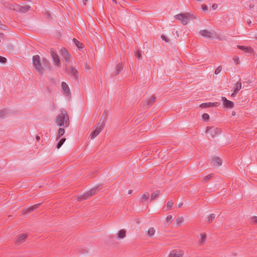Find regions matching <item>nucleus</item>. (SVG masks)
Instances as JSON below:
<instances>
[{
  "instance_id": "f257e3e1",
  "label": "nucleus",
  "mask_w": 257,
  "mask_h": 257,
  "mask_svg": "<svg viewBox=\"0 0 257 257\" xmlns=\"http://www.w3.org/2000/svg\"><path fill=\"white\" fill-rule=\"evenodd\" d=\"M56 122L59 126H63L65 127H68L69 125V117L65 110H62L56 116Z\"/></svg>"
},
{
  "instance_id": "f03ea898",
  "label": "nucleus",
  "mask_w": 257,
  "mask_h": 257,
  "mask_svg": "<svg viewBox=\"0 0 257 257\" xmlns=\"http://www.w3.org/2000/svg\"><path fill=\"white\" fill-rule=\"evenodd\" d=\"M33 65L39 73V74L42 75L44 73V68L42 66L40 57L38 55H35L33 57Z\"/></svg>"
},
{
  "instance_id": "7ed1b4c3",
  "label": "nucleus",
  "mask_w": 257,
  "mask_h": 257,
  "mask_svg": "<svg viewBox=\"0 0 257 257\" xmlns=\"http://www.w3.org/2000/svg\"><path fill=\"white\" fill-rule=\"evenodd\" d=\"M175 18L180 21L182 24L186 25L187 24L188 21L193 18V16L188 13L180 14L175 16Z\"/></svg>"
},
{
  "instance_id": "20e7f679",
  "label": "nucleus",
  "mask_w": 257,
  "mask_h": 257,
  "mask_svg": "<svg viewBox=\"0 0 257 257\" xmlns=\"http://www.w3.org/2000/svg\"><path fill=\"white\" fill-rule=\"evenodd\" d=\"M98 192V187H95L92 189L90 190L88 192L86 193L85 194L77 198V200L78 201H82L84 200H86L90 197L94 195Z\"/></svg>"
},
{
  "instance_id": "39448f33",
  "label": "nucleus",
  "mask_w": 257,
  "mask_h": 257,
  "mask_svg": "<svg viewBox=\"0 0 257 257\" xmlns=\"http://www.w3.org/2000/svg\"><path fill=\"white\" fill-rule=\"evenodd\" d=\"M104 126V121L99 122L97 123L95 129L91 134L90 137L91 139H94L101 132Z\"/></svg>"
},
{
  "instance_id": "423d86ee",
  "label": "nucleus",
  "mask_w": 257,
  "mask_h": 257,
  "mask_svg": "<svg viewBox=\"0 0 257 257\" xmlns=\"http://www.w3.org/2000/svg\"><path fill=\"white\" fill-rule=\"evenodd\" d=\"M220 129L214 126H207L206 133L209 134L211 138H214L220 133Z\"/></svg>"
},
{
  "instance_id": "0eeeda50",
  "label": "nucleus",
  "mask_w": 257,
  "mask_h": 257,
  "mask_svg": "<svg viewBox=\"0 0 257 257\" xmlns=\"http://www.w3.org/2000/svg\"><path fill=\"white\" fill-rule=\"evenodd\" d=\"M183 250L179 249H175L171 250L169 252L168 257H183Z\"/></svg>"
},
{
  "instance_id": "6e6552de",
  "label": "nucleus",
  "mask_w": 257,
  "mask_h": 257,
  "mask_svg": "<svg viewBox=\"0 0 257 257\" xmlns=\"http://www.w3.org/2000/svg\"><path fill=\"white\" fill-rule=\"evenodd\" d=\"M66 71L68 73L73 76L76 80H78V71L75 67L72 66L67 67Z\"/></svg>"
},
{
  "instance_id": "1a4fd4ad",
  "label": "nucleus",
  "mask_w": 257,
  "mask_h": 257,
  "mask_svg": "<svg viewBox=\"0 0 257 257\" xmlns=\"http://www.w3.org/2000/svg\"><path fill=\"white\" fill-rule=\"evenodd\" d=\"M221 99L223 102V105L225 108H232L234 107V103L226 99L225 97H221Z\"/></svg>"
},
{
  "instance_id": "9d476101",
  "label": "nucleus",
  "mask_w": 257,
  "mask_h": 257,
  "mask_svg": "<svg viewBox=\"0 0 257 257\" xmlns=\"http://www.w3.org/2000/svg\"><path fill=\"white\" fill-rule=\"evenodd\" d=\"M61 89L62 92L67 96H69L70 95V90L68 85L65 82H62L61 83Z\"/></svg>"
},
{
  "instance_id": "9b49d317",
  "label": "nucleus",
  "mask_w": 257,
  "mask_h": 257,
  "mask_svg": "<svg viewBox=\"0 0 257 257\" xmlns=\"http://www.w3.org/2000/svg\"><path fill=\"white\" fill-rule=\"evenodd\" d=\"M40 205H41V203H38V204H36L33 206L30 207L28 209H24L22 210V214H29L30 212L35 210V209L38 208Z\"/></svg>"
},
{
  "instance_id": "f8f14e48",
  "label": "nucleus",
  "mask_w": 257,
  "mask_h": 257,
  "mask_svg": "<svg viewBox=\"0 0 257 257\" xmlns=\"http://www.w3.org/2000/svg\"><path fill=\"white\" fill-rule=\"evenodd\" d=\"M61 55L62 58L67 62H69L71 60V57L68 53L67 50L65 48L61 49Z\"/></svg>"
},
{
  "instance_id": "ddd939ff",
  "label": "nucleus",
  "mask_w": 257,
  "mask_h": 257,
  "mask_svg": "<svg viewBox=\"0 0 257 257\" xmlns=\"http://www.w3.org/2000/svg\"><path fill=\"white\" fill-rule=\"evenodd\" d=\"M51 55L54 62L55 63V65L59 66L60 64V60L59 58L58 55L56 54L55 52H54V50L52 49H51Z\"/></svg>"
},
{
  "instance_id": "4468645a",
  "label": "nucleus",
  "mask_w": 257,
  "mask_h": 257,
  "mask_svg": "<svg viewBox=\"0 0 257 257\" xmlns=\"http://www.w3.org/2000/svg\"><path fill=\"white\" fill-rule=\"evenodd\" d=\"M27 235L26 234H21L17 236L16 239V243L17 244H21L25 242L26 239L27 237Z\"/></svg>"
},
{
  "instance_id": "2eb2a0df",
  "label": "nucleus",
  "mask_w": 257,
  "mask_h": 257,
  "mask_svg": "<svg viewBox=\"0 0 257 257\" xmlns=\"http://www.w3.org/2000/svg\"><path fill=\"white\" fill-rule=\"evenodd\" d=\"M156 101V97L154 95L151 96L149 98L146 99L144 103V106L148 107L151 106L153 103Z\"/></svg>"
},
{
  "instance_id": "dca6fc26",
  "label": "nucleus",
  "mask_w": 257,
  "mask_h": 257,
  "mask_svg": "<svg viewBox=\"0 0 257 257\" xmlns=\"http://www.w3.org/2000/svg\"><path fill=\"white\" fill-rule=\"evenodd\" d=\"M237 48L240 50H241L245 52L248 53H253V49L248 46H241V45H237Z\"/></svg>"
},
{
  "instance_id": "f3484780",
  "label": "nucleus",
  "mask_w": 257,
  "mask_h": 257,
  "mask_svg": "<svg viewBox=\"0 0 257 257\" xmlns=\"http://www.w3.org/2000/svg\"><path fill=\"white\" fill-rule=\"evenodd\" d=\"M199 33L203 37L208 38H211L212 35V34L210 32L205 30L200 31Z\"/></svg>"
},
{
  "instance_id": "a211bd4d",
  "label": "nucleus",
  "mask_w": 257,
  "mask_h": 257,
  "mask_svg": "<svg viewBox=\"0 0 257 257\" xmlns=\"http://www.w3.org/2000/svg\"><path fill=\"white\" fill-rule=\"evenodd\" d=\"M212 164L214 166H218L221 165L222 161L219 157H214L212 160Z\"/></svg>"
},
{
  "instance_id": "6ab92c4d",
  "label": "nucleus",
  "mask_w": 257,
  "mask_h": 257,
  "mask_svg": "<svg viewBox=\"0 0 257 257\" xmlns=\"http://www.w3.org/2000/svg\"><path fill=\"white\" fill-rule=\"evenodd\" d=\"M206 239V234L205 233L200 234V238L198 241V244L200 245H203Z\"/></svg>"
},
{
  "instance_id": "aec40b11",
  "label": "nucleus",
  "mask_w": 257,
  "mask_h": 257,
  "mask_svg": "<svg viewBox=\"0 0 257 257\" xmlns=\"http://www.w3.org/2000/svg\"><path fill=\"white\" fill-rule=\"evenodd\" d=\"M160 195V191L159 190H156L154 191L152 194L151 196L150 201L154 200L157 199Z\"/></svg>"
},
{
  "instance_id": "412c9836",
  "label": "nucleus",
  "mask_w": 257,
  "mask_h": 257,
  "mask_svg": "<svg viewBox=\"0 0 257 257\" xmlns=\"http://www.w3.org/2000/svg\"><path fill=\"white\" fill-rule=\"evenodd\" d=\"M155 229L154 227H150L149 228L147 234L148 236L152 237L155 235Z\"/></svg>"
},
{
  "instance_id": "4be33fe9",
  "label": "nucleus",
  "mask_w": 257,
  "mask_h": 257,
  "mask_svg": "<svg viewBox=\"0 0 257 257\" xmlns=\"http://www.w3.org/2000/svg\"><path fill=\"white\" fill-rule=\"evenodd\" d=\"M123 68V65L122 63H118L116 66V73L115 75H118Z\"/></svg>"
},
{
  "instance_id": "5701e85b",
  "label": "nucleus",
  "mask_w": 257,
  "mask_h": 257,
  "mask_svg": "<svg viewBox=\"0 0 257 257\" xmlns=\"http://www.w3.org/2000/svg\"><path fill=\"white\" fill-rule=\"evenodd\" d=\"M241 86H242V84H241V83L240 82V79L236 83L235 85V87H234V91H235V92H238V91L241 89Z\"/></svg>"
},
{
  "instance_id": "b1692460",
  "label": "nucleus",
  "mask_w": 257,
  "mask_h": 257,
  "mask_svg": "<svg viewBox=\"0 0 257 257\" xmlns=\"http://www.w3.org/2000/svg\"><path fill=\"white\" fill-rule=\"evenodd\" d=\"M73 42L78 48L82 49L84 47L83 44L78 41L77 39L74 38Z\"/></svg>"
},
{
  "instance_id": "393cba45",
  "label": "nucleus",
  "mask_w": 257,
  "mask_h": 257,
  "mask_svg": "<svg viewBox=\"0 0 257 257\" xmlns=\"http://www.w3.org/2000/svg\"><path fill=\"white\" fill-rule=\"evenodd\" d=\"M183 221H184V218L182 216L178 217L175 220L176 224L179 226L182 225Z\"/></svg>"
},
{
  "instance_id": "a878e982",
  "label": "nucleus",
  "mask_w": 257,
  "mask_h": 257,
  "mask_svg": "<svg viewBox=\"0 0 257 257\" xmlns=\"http://www.w3.org/2000/svg\"><path fill=\"white\" fill-rule=\"evenodd\" d=\"M126 231L124 229L120 230L118 233V237L120 238H123L125 236Z\"/></svg>"
},
{
  "instance_id": "bb28decb",
  "label": "nucleus",
  "mask_w": 257,
  "mask_h": 257,
  "mask_svg": "<svg viewBox=\"0 0 257 257\" xmlns=\"http://www.w3.org/2000/svg\"><path fill=\"white\" fill-rule=\"evenodd\" d=\"M8 114V111L7 109H2L0 110V117L4 118Z\"/></svg>"
},
{
  "instance_id": "cd10ccee",
  "label": "nucleus",
  "mask_w": 257,
  "mask_h": 257,
  "mask_svg": "<svg viewBox=\"0 0 257 257\" xmlns=\"http://www.w3.org/2000/svg\"><path fill=\"white\" fill-rule=\"evenodd\" d=\"M30 6H21L20 8V10L22 12L25 13L29 11L30 9Z\"/></svg>"
},
{
  "instance_id": "c85d7f7f",
  "label": "nucleus",
  "mask_w": 257,
  "mask_h": 257,
  "mask_svg": "<svg viewBox=\"0 0 257 257\" xmlns=\"http://www.w3.org/2000/svg\"><path fill=\"white\" fill-rule=\"evenodd\" d=\"M65 132V130L64 128H60L58 130V134L57 137V140H58L59 138L62 137L64 134Z\"/></svg>"
},
{
  "instance_id": "c756f323",
  "label": "nucleus",
  "mask_w": 257,
  "mask_h": 257,
  "mask_svg": "<svg viewBox=\"0 0 257 257\" xmlns=\"http://www.w3.org/2000/svg\"><path fill=\"white\" fill-rule=\"evenodd\" d=\"M65 141H66L65 138L61 139L60 140V141L58 142V143L57 144V145L56 146V148L58 149H59L62 146V145L64 144V143L65 142Z\"/></svg>"
},
{
  "instance_id": "7c9ffc66",
  "label": "nucleus",
  "mask_w": 257,
  "mask_h": 257,
  "mask_svg": "<svg viewBox=\"0 0 257 257\" xmlns=\"http://www.w3.org/2000/svg\"><path fill=\"white\" fill-rule=\"evenodd\" d=\"M149 193L148 192H145L141 197L142 201L147 200L149 198Z\"/></svg>"
},
{
  "instance_id": "2f4dec72",
  "label": "nucleus",
  "mask_w": 257,
  "mask_h": 257,
  "mask_svg": "<svg viewBox=\"0 0 257 257\" xmlns=\"http://www.w3.org/2000/svg\"><path fill=\"white\" fill-rule=\"evenodd\" d=\"M174 204V202L172 200H170L167 202V208L168 209L170 210L172 209L173 205Z\"/></svg>"
},
{
  "instance_id": "473e14b6",
  "label": "nucleus",
  "mask_w": 257,
  "mask_h": 257,
  "mask_svg": "<svg viewBox=\"0 0 257 257\" xmlns=\"http://www.w3.org/2000/svg\"><path fill=\"white\" fill-rule=\"evenodd\" d=\"M210 102L203 103L200 105V107L201 108H207L210 107Z\"/></svg>"
},
{
  "instance_id": "72a5a7b5",
  "label": "nucleus",
  "mask_w": 257,
  "mask_h": 257,
  "mask_svg": "<svg viewBox=\"0 0 257 257\" xmlns=\"http://www.w3.org/2000/svg\"><path fill=\"white\" fill-rule=\"evenodd\" d=\"M202 118L204 121H208L209 119V115L208 114L204 113L202 115Z\"/></svg>"
},
{
  "instance_id": "f704fd0d",
  "label": "nucleus",
  "mask_w": 257,
  "mask_h": 257,
  "mask_svg": "<svg viewBox=\"0 0 257 257\" xmlns=\"http://www.w3.org/2000/svg\"><path fill=\"white\" fill-rule=\"evenodd\" d=\"M215 215L214 214H211L208 217V221L209 222H212V221L215 218Z\"/></svg>"
},
{
  "instance_id": "c9c22d12",
  "label": "nucleus",
  "mask_w": 257,
  "mask_h": 257,
  "mask_svg": "<svg viewBox=\"0 0 257 257\" xmlns=\"http://www.w3.org/2000/svg\"><path fill=\"white\" fill-rule=\"evenodd\" d=\"M166 219L168 224H170L172 221V216L171 215H168Z\"/></svg>"
},
{
  "instance_id": "e433bc0d",
  "label": "nucleus",
  "mask_w": 257,
  "mask_h": 257,
  "mask_svg": "<svg viewBox=\"0 0 257 257\" xmlns=\"http://www.w3.org/2000/svg\"><path fill=\"white\" fill-rule=\"evenodd\" d=\"M212 177V174H209L206 176H205L204 179H203V181H204V182H207L210 179H211V178Z\"/></svg>"
},
{
  "instance_id": "4c0bfd02",
  "label": "nucleus",
  "mask_w": 257,
  "mask_h": 257,
  "mask_svg": "<svg viewBox=\"0 0 257 257\" xmlns=\"http://www.w3.org/2000/svg\"><path fill=\"white\" fill-rule=\"evenodd\" d=\"M233 60L236 64H238L240 62L239 57L236 56H234L233 57Z\"/></svg>"
},
{
  "instance_id": "58836bf2",
  "label": "nucleus",
  "mask_w": 257,
  "mask_h": 257,
  "mask_svg": "<svg viewBox=\"0 0 257 257\" xmlns=\"http://www.w3.org/2000/svg\"><path fill=\"white\" fill-rule=\"evenodd\" d=\"M221 70H222V66H219L215 69L214 73L215 74L217 75V74H219L221 72Z\"/></svg>"
},
{
  "instance_id": "ea45409f",
  "label": "nucleus",
  "mask_w": 257,
  "mask_h": 257,
  "mask_svg": "<svg viewBox=\"0 0 257 257\" xmlns=\"http://www.w3.org/2000/svg\"><path fill=\"white\" fill-rule=\"evenodd\" d=\"M7 61V59L5 57L0 56V62L2 63H6Z\"/></svg>"
},
{
  "instance_id": "a19ab883",
  "label": "nucleus",
  "mask_w": 257,
  "mask_h": 257,
  "mask_svg": "<svg viewBox=\"0 0 257 257\" xmlns=\"http://www.w3.org/2000/svg\"><path fill=\"white\" fill-rule=\"evenodd\" d=\"M161 38L167 43H169L170 42V40L165 35H162Z\"/></svg>"
},
{
  "instance_id": "79ce46f5",
  "label": "nucleus",
  "mask_w": 257,
  "mask_h": 257,
  "mask_svg": "<svg viewBox=\"0 0 257 257\" xmlns=\"http://www.w3.org/2000/svg\"><path fill=\"white\" fill-rule=\"evenodd\" d=\"M136 57L138 59H140L141 58V53L139 51H138L136 53Z\"/></svg>"
},
{
  "instance_id": "37998d69",
  "label": "nucleus",
  "mask_w": 257,
  "mask_h": 257,
  "mask_svg": "<svg viewBox=\"0 0 257 257\" xmlns=\"http://www.w3.org/2000/svg\"><path fill=\"white\" fill-rule=\"evenodd\" d=\"M210 107H213V106H218L219 105L220 103L219 102H214V103H212V102H210Z\"/></svg>"
},
{
  "instance_id": "c03bdc74",
  "label": "nucleus",
  "mask_w": 257,
  "mask_h": 257,
  "mask_svg": "<svg viewBox=\"0 0 257 257\" xmlns=\"http://www.w3.org/2000/svg\"><path fill=\"white\" fill-rule=\"evenodd\" d=\"M201 8L203 11H207L208 10L207 6L205 4L202 5Z\"/></svg>"
},
{
  "instance_id": "a18cd8bd",
  "label": "nucleus",
  "mask_w": 257,
  "mask_h": 257,
  "mask_svg": "<svg viewBox=\"0 0 257 257\" xmlns=\"http://www.w3.org/2000/svg\"><path fill=\"white\" fill-rule=\"evenodd\" d=\"M43 63L46 66H47L48 64H49V62L45 59H43Z\"/></svg>"
},
{
  "instance_id": "49530a36",
  "label": "nucleus",
  "mask_w": 257,
  "mask_h": 257,
  "mask_svg": "<svg viewBox=\"0 0 257 257\" xmlns=\"http://www.w3.org/2000/svg\"><path fill=\"white\" fill-rule=\"evenodd\" d=\"M217 5L216 4H213V5L212 6V9L215 10L217 9Z\"/></svg>"
},
{
  "instance_id": "de8ad7c7",
  "label": "nucleus",
  "mask_w": 257,
  "mask_h": 257,
  "mask_svg": "<svg viewBox=\"0 0 257 257\" xmlns=\"http://www.w3.org/2000/svg\"><path fill=\"white\" fill-rule=\"evenodd\" d=\"M252 220H253V222L257 223V217L256 216H254L252 218Z\"/></svg>"
},
{
  "instance_id": "09e8293b",
  "label": "nucleus",
  "mask_w": 257,
  "mask_h": 257,
  "mask_svg": "<svg viewBox=\"0 0 257 257\" xmlns=\"http://www.w3.org/2000/svg\"><path fill=\"white\" fill-rule=\"evenodd\" d=\"M237 93V92H235V91H234L231 94V96L234 97L236 95Z\"/></svg>"
},
{
  "instance_id": "8fccbe9b",
  "label": "nucleus",
  "mask_w": 257,
  "mask_h": 257,
  "mask_svg": "<svg viewBox=\"0 0 257 257\" xmlns=\"http://www.w3.org/2000/svg\"><path fill=\"white\" fill-rule=\"evenodd\" d=\"M36 140L37 142H39V140H40V136H39L38 135H37L36 137Z\"/></svg>"
},
{
  "instance_id": "3c124183",
  "label": "nucleus",
  "mask_w": 257,
  "mask_h": 257,
  "mask_svg": "<svg viewBox=\"0 0 257 257\" xmlns=\"http://www.w3.org/2000/svg\"><path fill=\"white\" fill-rule=\"evenodd\" d=\"M88 0H83V3L84 5H86V2H88Z\"/></svg>"
},
{
  "instance_id": "603ef678",
  "label": "nucleus",
  "mask_w": 257,
  "mask_h": 257,
  "mask_svg": "<svg viewBox=\"0 0 257 257\" xmlns=\"http://www.w3.org/2000/svg\"><path fill=\"white\" fill-rule=\"evenodd\" d=\"M183 203H180L179 204V205H178V207H179V208L183 206Z\"/></svg>"
},
{
  "instance_id": "864d4df0",
  "label": "nucleus",
  "mask_w": 257,
  "mask_h": 257,
  "mask_svg": "<svg viewBox=\"0 0 257 257\" xmlns=\"http://www.w3.org/2000/svg\"><path fill=\"white\" fill-rule=\"evenodd\" d=\"M132 192H133V190H130L128 191V194H132Z\"/></svg>"
},
{
  "instance_id": "5fc2aeb1",
  "label": "nucleus",
  "mask_w": 257,
  "mask_h": 257,
  "mask_svg": "<svg viewBox=\"0 0 257 257\" xmlns=\"http://www.w3.org/2000/svg\"><path fill=\"white\" fill-rule=\"evenodd\" d=\"M112 1H113V2H114L115 4H116V3H117V2H116V0H112Z\"/></svg>"
},
{
  "instance_id": "6e6d98bb",
  "label": "nucleus",
  "mask_w": 257,
  "mask_h": 257,
  "mask_svg": "<svg viewBox=\"0 0 257 257\" xmlns=\"http://www.w3.org/2000/svg\"><path fill=\"white\" fill-rule=\"evenodd\" d=\"M47 13L48 16L49 17L50 14L49 13Z\"/></svg>"
},
{
  "instance_id": "4d7b16f0",
  "label": "nucleus",
  "mask_w": 257,
  "mask_h": 257,
  "mask_svg": "<svg viewBox=\"0 0 257 257\" xmlns=\"http://www.w3.org/2000/svg\"><path fill=\"white\" fill-rule=\"evenodd\" d=\"M232 114L233 115H234L235 114V112H232Z\"/></svg>"
},
{
  "instance_id": "13d9d810",
  "label": "nucleus",
  "mask_w": 257,
  "mask_h": 257,
  "mask_svg": "<svg viewBox=\"0 0 257 257\" xmlns=\"http://www.w3.org/2000/svg\"><path fill=\"white\" fill-rule=\"evenodd\" d=\"M250 23H251V21H249V22H247V23H248V24H250Z\"/></svg>"
},
{
  "instance_id": "bf43d9fd",
  "label": "nucleus",
  "mask_w": 257,
  "mask_h": 257,
  "mask_svg": "<svg viewBox=\"0 0 257 257\" xmlns=\"http://www.w3.org/2000/svg\"><path fill=\"white\" fill-rule=\"evenodd\" d=\"M255 38H256V39H257V36H256V37H255Z\"/></svg>"
}]
</instances>
